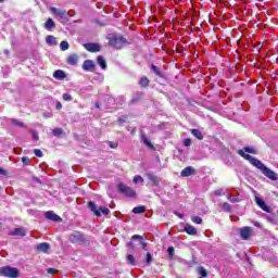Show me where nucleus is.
I'll return each mask as SVG.
<instances>
[{"label": "nucleus", "mask_w": 278, "mask_h": 278, "mask_svg": "<svg viewBox=\"0 0 278 278\" xmlns=\"http://www.w3.org/2000/svg\"><path fill=\"white\" fill-rule=\"evenodd\" d=\"M238 153L241 155V157H244V160H248V162H250L252 166H255V168H258V170H261V173H263V175L267 177V179H270L271 181H277L278 179L277 173L266 167V165L262 163V161L251 156L250 154L244 153V150H239Z\"/></svg>", "instance_id": "f257e3e1"}, {"label": "nucleus", "mask_w": 278, "mask_h": 278, "mask_svg": "<svg viewBox=\"0 0 278 278\" xmlns=\"http://www.w3.org/2000/svg\"><path fill=\"white\" fill-rule=\"evenodd\" d=\"M22 162H23V164H25L26 166H29V164L31 163V161H30L29 157H27V156L22 157Z\"/></svg>", "instance_id": "58836bf2"}, {"label": "nucleus", "mask_w": 278, "mask_h": 278, "mask_svg": "<svg viewBox=\"0 0 278 278\" xmlns=\"http://www.w3.org/2000/svg\"><path fill=\"white\" fill-rule=\"evenodd\" d=\"M134 184H144V178H142L140 175H136L134 177Z\"/></svg>", "instance_id": "2f4dec72"}, {"label": "nucleus", "mask_w": 278, "mask_h": 278, "mask_svg": "<svg viewBox=\"0 0 278 278\" xmlns=\"http://www.w3.org/2000/svg\"><path fill=\"white\" fill-rule=\"evenodd\" d=\"M50 12H51V14H53L54 16H58L59 18H66V10L51 7Z\"/></svg>", "instance_id": "423d86ee"}, {"label": "nucleus", "mask_w": 278, "mask_h": 278, "mask_svg": "<svg viewBox=\"0 0 278 278\" xmlns=\"http://www.w3.org/2000/svg\"><path fill=\"white\" fill-rule=\"evenodd\" d=\"M240 236H241L242 240H249V238H251V227L241 228Z\"/></svg>", "instance_id": "9d476101"}, {"label": "nucleus", "mask_w": 278, "mask_h": 278, "mask_svg": "<svg viewBox=\"0 0 278 278\" xmlns=\"http://www.w3.org/2000/svg\"><path fill=\"white\" fill-rule=\"evenodd\" d=\"M180 175L181 177H190V175H194V168L192 166L185 167Z\"/></svg>", "instance_id": "9b49d317"}, {"label": "nucleus", "mask_w": 278, "mask_h": 278, "mask_svg": "<svg viewBox=\"0 0 278 278\" xmlns=\"http://www.w3.org/2000/svg\"><path fill=\"white\" fill-rule=\"evenodd\" d=\"M68 47H70L68 41H62L60 43L61 51H68Z\"/></svg>", "instance_id": "c756f323"}, {"label": "nucleus", "mask_w": 278, "mask_h": 278, "mask_svg": "<svg viewBox=\"0 0 278 278\" xmlns=\"http://www.w3.org/2000/svg\"><path fill=\"white\" fill-rule=\"evenodd\" d=\"M112 149H116V146H111Z\"/></svg>", "instance_id": "864d4df0"}, {"label": "nucleus", "mask_w": 278, "mask_h": 278, "mask_svg": "<svg viewBox=\"0 0 278 278\" xmlns=\"http://www.w3.org/2000/svg\"><path fill=\"white\" fill-rule=\"evenodd\" d=\"M167 253H168V255H169L170 257H173V255H175V248L169 247V248L167 249Z\"/></svg>", "instance_id": "79ce46f5"}, {"label": "nucleus", "mask_w": 278, "mask_h": 278, "mask_svg": "<svg viewBox=\"0 0 278 278\" xmlns=\"http://www.w3.org/2000/svg\"><path fill=\"white\" fill-rule=\"evenodd\" d=\"M55 273H56L55 268H48L49 275H55Z\"/></svg>", "instance_id": "49530a36"}, {"label": "nucleus", "mask_w": 278, "mask_h": 278, "mask_svg": "<svg viewBox=\"0 0 278 278\" xmlns=\"http://www.w3.org/2000/svg\"><path fill=\"white\" fill-rule=\"evenodd\" d=\"M192 144V140H190V139H185V141H184V146L185 147H190Z\"/></svg>", "instance_id": "a18cd8bd"}, {"label": "nucleus", "mask_w": 278, "mask_h": 278, "mask_svg": "<svg viewBox=\"0 0 278 278\" xmlns=\"http://www.w3.org/2000/svg\"><path fill=\"white\" fill-rule=\"evenodd\" d=\"M63 100L64 101H73V97L68 93H63Z\"/></svg>", "instance_id": "ea45409f"}, {"label": "nucleus", "mask_w": 278, "mask_h": 278, "mask_svg": "<svg viewBox=\"0 0 278 278\" xmlns=\"http://www.w3.org/2000/svg\"><path fill=\"white\" fill-rule=\"evenodd\" d=\"M151 71H152V73L156 74L157 77H162V72L160 71V67H157L155 65H151Z\"/></svg>", "instance_id": "c85d7f7f"}, {"label": "nucleus", "mask_w": 278, "mask_h": 278, "mask_svg": "<svg viewBox=\"0 0 278 278\" xmlns=\"http://www.w3.org/2000/svg\"><path fill=\"white\" fill-rule=\"evenodd\" d=\"M83 68L84 71H91V68H94V62H92V60H86L83 63Z\"/></svg>", "instance_id": "dca6fc26"}, {"label": "nucleus", "mask_w": 278, "mask_h": 278, "mask_svg": "<svg viewBox=\"0 0 278 278\" xmlns=\"http://www.w3.org/2000/svg\"><path fill=\"white\" fill-rule=\"evenodd\" d=\"M228 201H230V203H240V199L236 198L233 194L228 195Z\"/></svg>", "instance_id": "473e14b6"}, {"label": "nucleus", "mask_w": 278, "mask_h": 278, "mask_svg": "<svg viewBox=\"0 0 278 278\" xmlns=\"http://www.w3.org/2000/svg\"><path fill=\"white\" fill-rule=\"evenodd\" d=\"M55 27V22L53 18H48L47 22L45 23V29H48V31H51Z\"/></svg>", "instance_id": "2eb2a0df"}, {"label": "nucleus", "mask_w": 278, "mask_h": 278, "mask_svg": "<svg viewBox=\"0 0 278 278\" xmlns=\"http://www.w3.org/2000/svg\"><path fill=\"white\" fill-rule=\"evenodd\" d=\"M46 42H47V45H50V46L58 45V40L55 39V37H53V35L47 36Z\"/></svg>", "instance_id": "aec40b11"}, {"label": "nucleus", "mask_w": 278, "mask_h": 278, "mask_svg": "<svg viewBox=\"0 0 278 278\" xmlns=\"http://www.w3.org/2000/svg\"><path fill=\"white\" fill-rule=\"evenodd\" d=\"M51 249V245H49V243L43 242V243H39L37 245V251H40L41 253H48Z\"/></svg>", "instance_id": "f8f14e48"}, {"label": "nucleus", "mask_w": 278, "mask_h": 278, "mask_svg": "<svg viewBox=\"0 0 278 278\" xmlns=\"http://www.w3.org/2000/svg\"><path fill=\"white\" fill-rule=\"evenodd\" d=\"M12 124H13V125H17L18 127H24L23 123L16 121V119H12Z\"/></svg>", "instance_id": "c03bdc74"}, {"label": "nucleus", "mask_w": 278, "mask_h": 278, "mask_svg": "<svg viewBox=\"0 0 278 278\" xmlns=\"http://www.w3.org/2000/svg\"><path fill=\"white\" fill-rule=\"evenodd\" d=\"M18 275H20V271L16 267L3 266L0 268L1 277L17 278Z\"/></svg>", "instance_id": "f03ea898"}, {"label": "nucleus", "mask_w": 278, "mask_h": 278, "mask_svg": "<svg viewBox=\"0 0 278 278\" xmlns=\"http://www.w3.org/2000/svg\"><path fill=\"white\" fill-rule=\"evenodd\" d=\"M185 231L186 233H189V236H197V228H194V226L192 225H186L185 226Z\"/></svg>", "instance_id": "f3484780"}, {"label": "nucleus", "mask_w": 278, "mask_h": 278, "mask_svg": "<svg viewBox=\"0 0 278 278\" xmlns=\"http://www.w3.org/2000/svg\"><path fill=\"white\" fill-rule=\"evenodd\" d=\"M96 108H101V104H99V103H96Z\"/></svg>", "instance_id": "3c124183"}, {"label": "nucleus", "mask_w": 278, "mask_h": 278, "mask_svg": "<svg viewBox=\"0 0 278 278\" xmlns=\"http://www.w3.org/2000/svg\"><path fill=\"white\" fill-rule=\"evenodd\" d=\"M148 179L151 181L152 186H160V178L151 173L147 174Z\"/></svg>", "instance_id": "ddd939ff"}, {"label": "nucleus", "mask_w": 278, "mask_h": 278, "mask_svg": "<svg viewBox=\"0 0 278 278\" xmlns=\"http://www.w3.org/2000/svg\"><path fill=\"white\" fill-rule=\"evenodd\" d=\"M4 170L3 168H0V175H3Z\"/></svg>", "instance_id": "8fccbe9b"}, {"label": "nucleus", "mask_w": 278, "mask_h": 278, "mask_svg": "<svg viewBox=\"0 0 278 278\" xmlns=\"http://www.w3.org/2000/svg\"><path fill=\"white\" fill-rule=\"evenodd\" d=\"M88 207L91 212H93V214H96V216H101V214L108 216V214H110V208L105 206H101L100 210H97V204H94V202H89Z\"/></svg>", "instance_id": "20e7f679"}, {"label": "nucleus", "mask_w": 278, "mask_h": 278, "mask_svg": "<svg viewBox=\"0 0 278 278\" xmlns=\"http://www.w3.org/2000/svg\"><path fill=\"white\" fill-rule=\"evenodd\" d=\"M127 43V39L123 36H114L110 39L111 47H114V49H123L125 45Z\"/></svg>", "instance_id": "7ed1b4c3"}, {"label": "nucleus", "mask_w": 278, "mask_h": 278, "mask_svg": "<svg viewBox=\"0 0 278 278\" xmlns=\"http://www.w3.org/2000/svg\"><path fill=\"white\" fill-rule=\"evenodd\" d=\"M45 216L48 220H52L53 223H62V217L53 213V211L46 212Z\"/></svg>", "instance_id": "0eeeda50"}, {"label": "nucleus", "mask_w": 278, "mask_h": 278, "mask_svg": "<svg viewBox=\"0 0 278 278\" xmlns=\"http://www.w3.org/2000/svg\"><path fill=\"white\" fill-rule=\"evenodd\" d=\"M53 136H62L64 134V130L62 128H54L52 129Z\"/></svg>", "instance_id": "72a5a7b5"}, {"label": "nucleus", "mask_w": 278, "mask_h": 278, "mask_svg": "<svg viewBox=\"0 0 278 278\" xmlns=\"http://www.w3.org/2000/svg\"><path fill=\"white\" fill-rule=\"evenodd\" d=\"M139 85H140L142 88H147V86H149V78L142 77V78L139 80Z\"/></svg>", "instance_id": "cd10ccee"}, {"label": "nucleus", "mask_w": 278, "mask_h": 278, "mask_svg": "<svg viewBox=\"0 0 278 278\" xmlns=\"http://www.w3.org/2000/svg\"><path fill=\"white\" fill-rule=\"evenodd\" d=\"M134 214H144L147 212L146 206H136L132 208Z\"/></svg>", "instance_id": "b1692460"}, {"label": "nucleus", "mask_w": 278, "mask_h": 278, "mask_svg": "<svg viewBox=\"0 0 278 278\" xmlns=\"http://www.w3.org/2000/svg\"><path fill=\"white\" fill-rule=\"evenodd\" d=\"M0 3H3V0H0Z\"/></svg>", "instance_id": "5fc2aeb1"}, {"label": "nucleus", "mask_w": 278, "mask_h": 278, "mask_svg": "<svg viewBox=\"0 0 278 278\" xmlns=\"http://www.w3.org/2000/svg\"><path fill=\"white\" fill-rule=\"evenodd\" d=\"M71 242H81L84 240V236L81 235H71L70 237Z\"/></svg>", "instance_id": "5701e85b"}, {"label": "nucleus", "mask_w": 278, "mask_h": 278, "mask_svg": "<svg viewBox=\"0 0 278 278\" xmlns=\"http://www.w3.org/2000/svg\"><path fill=\"white\" fill-rule=\"evenodd\" d=\"M131 240H139L141 248H142L143 250H147V242H144L142 236H140V235H134V236L131 237Z\"/></svg>", "instance_id": "a211bd4d"}, {"label": "nucleus", "mask_w": 278, "mask_h": 278, "mask_svg": "<svg viewBox=\"0 0 278 278\" xmlns=\"http://www.w3.org/2000/svg\"><path fill=\"white\" fill-rule=\"evenodd\" d=\"M34 153H35V155H36L37 157H42V150H40V149H35V150H34Z\"/></svg>", "instance_id": "a19ab883"}, {"label": "nucleus", "mask_w": 278, "mask_h": 278, "mask_svg": "<svg viewBox=\"0 0 278 278\" xmlns=\"http://www.w3.org/2000/svg\"><path fill=\"white\" fill-rule=\"evenodd\" d=\"M192 223H194L195 225H201V223H203V219L199 216H193L191 217Z\"/></svg>", "instance_id": "f704fd0d"}, {"label": "nucleus", "mask_w": 278, "mask_h": 278, "mask_svg": "<svg viewBox=\"0 0 278 278\" xmlns=\"http://www.w3.org/2000/svg\"><path fill=\"white\" fill-rule=\"evenodd\" d=\"M31 136H33V140H35V142H38V140H39L38 131L33 130V131H31Z\"/></svg>", "instance_id": "4c0bfd02"}, {"label": "nucleus", "mask_w": 278, "mask_h": 278, "mask_svg": "<svg viewBox=\"0 0 278 278\" xmlns=\"http://www.w3.org/2000/svg\"><path fill=\"white\" fill-rule=\"evenodd\" d=\"M243 149H244L245 153H252L253 155H257V150H255V148L245 147Z\"/></svg>", "instance_id": "7c9ffc66"}, {"label": "nucleus", "mask_w": 278, "mask_h": 278, "mask_svg": "<svg viewBox=\"0 0 278 278\" xmlns=\"http://www.w3.org/2000/svg\"><path fill=\"white\" fill-rule=\"evenodd\" d=\"M222 207L226 211V212H231V205L227 202H224Z\"/></svg>", "instance_id": "e433bc0d"}, {"label": "nucleus", "mask_w": 278, "mask_h": 278, "mask_svg": "<svg viewBox=\"0 0 278 278\" xmlns=\"http://www.w3.org/2000/svg\"><path fill=\"white\" fill-rule=\"evenodd\" d=\"M191 134L192 136L198 138V140H203V134L199 129H192Z\"/></svg>", "instance_id": "393cba45"}, {"label": "nucleus", "mask_w": 278, "mask_h": 278, "mask_svg": "<svg viewBox=\"0 0 278 278\" xmlns=\"http://www.w3.org/2000/svg\"><path fill=\"white\" fill-rule=\"evenodd\" d=\"M56 110H62V103L60 102L56 103Z\"/></svg>", "instance_id": "de8ad7c7"}, {"label": "nucleus", "mask_w": 278, "mask_h": 278, "mask_svg": "<svg viewBox=\"0 0 278 278\" xmlns=\"http://www.w3.org/2000/svg\"><path fill=\"white\" fill-rule=\"evenodd\" d=\"M141 140H142L143 144H146V147L153 149V143H151V140H149V138H147V136H142Z\"/></svg>", "instance_id": "a878e982"}, {"label": "nucleus", "mask_w": 278, "mask_h": 278, "mask_svg": "<svg viewBox=\"0 0 278 278\" xmlns=\"http://www.w3.org/2000/svg\"><path fill=\"white\" fill-rule=\"evenodd\" d=\"M198 273L201 275V277H207V270H205L203 267H199Z\"/></svg>", "instance_id": "c9c22d12"}, {"label": "nucleus", "mask_w": 278, "mask_h": 278, "mask_svg": "<svg viewBox=\"0 0 278 278\" xmlns=\"http://www.w3.org/2000/svg\"><path fill=\"white\" fill-rule=\"evenodd\" d=\"M79 62V56H77V54H71L67 58V63L71 64V66H75V64H77Z\"/></svg>", "instance_id": "4468645a"}, {"label": "nucleus", "mask_w": 278, "mask_h": 278, "mask_svg": "<svg viewBox=\"0 0 278 278\" xmlns=\"http://www.w3.org/2000/svg\"><path fill=\"white\" fill-rule=\"evenodd\" d=\"M10 236H25V229L23 228H15L13 231L10 232Z\"/></svg>", "instance_id": "4be33fe9"}, {"label": "nucleus", "mask_w": 278, "mask_h": 278, "mask_svg": "<svg viewBox=\"0 0 278 278\" xmlns=\"http://www.w3.org/2000/svg\"><path fill=\"white\" fill-rule=\"evenodd\" d=\"M127 262H128V264H130V266H136V264H138L136 261V257H134L132 254L127 255Z\"/></svg>", "instance_id": "bb28decb"}, {"label": "nucleus", "mask_w": 278, "mask_h": 278, "mask_svg": "<svg viewBox=\"0 0 278 278\" xmlns=\"http://www.w3.org/2000/svg\"><path fill=\"white\" fill-rule=\"evenodd\" d=\"M53 77H54V79H64V77H66V75L64 74V71L58 70L53 73Z\"/></svg>", "instance_id": "412c9836"}, {"label": "nucleus", "mask_w": 278, "mask_h": 278, "mask_svg": "<svg viewBox=\"0 0 278 278\" xmlns=\"http://www.w3.org/2000/svg\"><path fill=\"white\" fill-rule=\"evenodd\" d=\"M254 225H255V227H260V223H255Z\"/></svg>", "instance_id": "603ef678"}, {"label": "nucleus", "mask_w": 278, "mask_h": 278, "mask_svg": "<svg viewBox=\"0 0 278 278\" xmlns=\"http://www.w3.org/2000/svg\"><path fill=\"white\" fill-rule=\"evenodd\" d=\"M129 249H135L134 242L128 243Z\"/></svg>", "instance_id": "09e8293b"}, {"label": "nucleus", "mask_w": 278, "mask_h": 278, "mask_svg": "<svg viewBox=\"0 0 278 278\" xmlns=\"http://www.w3.org/2000/svg\"><path fill=\"white\" fill-rule=\"evenodd\" d=\"M147 264H151V262H153V256L151 255V253H147V260H146Z\"/></svg>", "instance_id": "37998d69"}, {"label": "nucleus", "mask_w": 278, "mask_h": 278, "mask_svg": "<svg viewBox=\"0 0 278 278\" xmlns=\"http://www.w3.org/2000/svg\"><path fill=\"white\" fill-rule=\"evenodd\" d=\"M84 47L90 53H99V51H101L99 43H85Z\"/></svg>", "instance_id": "6e6552de"}, {"label": "nucleus", "mask_w": 278, "mask_h": 278, "mask_svg": "<svg viewBox=\"0 0 278 278\" xmlns=\"http://www.w3.org/2000/svg\"><path fill=\"white\" fill-rule=\"evenodd\" d=\"M255 203L258 205V207H261V210H263V212L270 214V206L266 205V202H264L262 198L255 197Z\"/></svg>", "instance_id": "1a4fd4ad"}, {"label": "nucleus", "mask_w": 278, "mask_h": 278, "mask_svg": "<svg viewBox=\"0 0 278 278\" xmlns=\"http://www.w3.org/2000/svg\"><path fill=\"white\" fill-rule=\"evenodd\" d=\"M97 62L103 71L108 68V63L105 62V59L103 56H98Z\"/></svg>", "instance_id": "6ab92c4d"}, {"label": "nucleus", "mask_w": 278, "mask_h": 278, "mask_svg": "<svg viewBox=\"0 0 278 278\" xmlns=\"http://www.w3.org/2000/svg\"><path fill=\"white\" fill-rule=\"evenodd\" d=\"M117 189L119 192H122V194H125L126 197H130V198L136 197V191H134V189H131V187H128L125 184H119L117 186Z\"/></svg>", "instance_id": "39448f33"}]
</instances>
